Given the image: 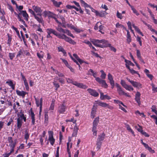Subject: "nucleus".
Returning <instances> with one entry per match:
<instances>
[{"label":"nucleus","instance_id":"1","mask_svg":"<svg viewBox=\"0 0 157 157\" xmlns=\"http://www.w3.org/2000/svg\"><path fill=\"white\" fill-rule=\"evenodd\" d=\"M89 74H92L93 76L95 78L96 80L99 83L101 84L102 86L105 88H106L108 87V85L104 80L101 79L99 77H96L97 75V73L95 72H94L92 69H90L89 71Z\"/></svg>","mask_w":157,"mask_h":157},{"label":"nucleus","instance_id":"2","mask_svg":"<svg viewBox=\"0 0 157 157\" xmlns=\"http://www.w3.org/2000/svg\"><path fill=\"white\" fill-rule=\"evenodd\" d=\"M73 56L75 58L76 60H77V61L78 62V64H77L79 68H82L80 65L84 66L86 64H88V63L80 59L76 54H74Z\"/></svg>","mask_w":157,"mask_h":157},{"label":"nucleus","instance_id":"3","mask_svg":"<svg viewBox=\"0 0 157 157\" xmlns=\"http://www.w3.org/2000/svg\"><path fill=\"white\" fill-rule=\"evenodd\" d=\"M59 38L64 39L66 42H69V43L72 44H75L76 43L71 38L63 34H61Z\"/></svg>","mask_w":157,"mask_h":157},{"label":"nucleus","instance_id":"4","mask_svg":"<svg viewBox=\"0 0 157 157\" xmlns=\"http://www.w3.org/2000/svg\"><path fill=\"white\" fill-rule=\"evenodd\" d=\"M115 86L117 88V91L120 95H124L126 97H130V96L127 93H125L122 90L121 86L117 83H115Z\"/></svg>","mask_w":157,"mask_h":157},{"label":"nucleus","instance_id":"5","mask_svg":"<svg viewBox=\"0 0 157 157\" xmlns=\"http://www.w3.org/2000/svg\"><path fill=\"white\" fill-rule=\"evenodd\" d=\"M48 140L52 145L53 146L55 142V139L53 137V131H50L48 132Z\"/></svg>","mask_w":157,"mask_h":157},{"label":"nucleus","instance_id":"6","mask_svg":"<svg viewBox=\"0 0 157 157\" xmlns=\"http://www.w3.org/2000/svg\"><path fill=\"white\" fill-rule=\"evenodd\" d=\"M46 30L47 32H48L50 34L51 33H52L58 37V38H59L61 34L57 32L55 30H54L52 29H46Z\"/></svg>","mask_w":157,"mask_h":157},{"label":"nucleus","instance_id":"7","mask_svg":"<svg viewBox=\"0 0 157 157\" xmlns=\"http://www.w3.org/2000/svg\"><path fill=\"white\" fill-rule=\"evenodd\" d=\"M87 91L90 95L95 97H96L99 95L98 93L95 90L91 88L88 89Z\"/></svg>","mask_w":157,"mask_h":157},{"label":"nucleus","instance_id":"8","mask_svg":"<svg viewBox=\"0 0 157 157\" xmlns=\"http://www.w3.org/2000/svg\"><path fill=\"white\" fill-rule=\"evenodd\" d=\"M98 104L99 105L104 108H107L110 109H113V107L110 105L109 104H107L105 103L100 101L98 103Z\"/></svg>","mask_w":157,"mask_h":157},{"label":"nucleus","instance_id":"9","mask_svg":"<svg viewBox=\"0 0 157 157\" xmlns=\"http://www.w3.org/2000/svg\"><path fill=\"white\" fill-rule=\"evenodd\" d=\"M30 115L32 119L31 125H34L35 124V115L32 110V109H30Z\"/></svg>","mask_w":157,"mask_h":157},{"label":"nucleus","instance_id":"10","mask_svg":"<svg viewBox=\"0 0 157 157\" xmlns=\"http://www.w3.org/2000/svg\"><path fill=\"white\" fill-rule=\"evenodd\" d=\"M74 85L78 87L84 89H85L88 87V86L86 85L83 84L82 83L78 82H75V84H74Z\"/></svg>","mask_w":157,"mask_h":157},{"label":"nucleus","instance_id":"11","mask_svg":"<svg viewBox=\"0 0 157 157\" xmlns=\"http://www.w3.org/2000/svg\"><path fill=\"white\" fill-rule=\"evenodd\" d=\"M66 107L64 104H62L58 107V111L60 113H63L65 111Z\"/></svg>","mask_w":157,"mask_h":157},{"label":"nucleus","instance_id":"12","mask_svg":"<svg viewBox=\"0 0 157 157\" xmlns=\"http://www.w3.org/2000/svg\"><path fill=\"white\" fill-rule=\"evenodd\" d=\"M17 129H20L21 128L22 126V124L23 123L22 122V120H21V119H20L19 118H17Z\"/></svg>","mask_w":157,"mask_h":157},{"label":"nucleus","instance_id":"13","mask_svg":"<svg viewBox=\"0 0 157 157\" xmlns=\"http://www.w3.org/2000/svg\"><path fill=\"white\" fill-rule=\"evenodd\" d=\"M99 122V117H98L96 118L94 120L93 124V128L94 129L97 128L98 123Z\"/></svg>","mask_w":157,"mask_h":157},{"label":"nucleus","instance_id":"14","mask_svg":"<svg viewBox=\"0 0 157 157\" xmlns=\"http://www.w3.org/2000/svg\"><path fill=\"white\" fill-rule=\"evenodd\" d=\"M16 92L17 95L22 96L23 98H24L25 94L27 93L26 92L24 91H20L18 90H17Z\"/></svg>","mask_w":157,"mask_h":157},{"label":"nucleus","instance_id":"15","mask_svg":"<svg viewBox=\"0 0 157 157\" xmlns=\"http://www.w3.org/2000/svg\"><path fill=\"white\" fill-rule=\"evenodd\" d=\"M100 99L103 100L105 99H107L108 100H109L111 99V98L107 95H104L103 93L101 92H100Z\"/></svg>","mask_w":157,"mask_h":157},{"label":"nucleus","instance_id":"16","mask_svg":"<svg viewBox=\"0 0 157 157\" xmlns=\"http://www.w3.org/2000/svg\"><path fill=\"white\" fill-rule=\"evenodd\" d=\"M131 84L135 87L138 88H141L142 85L139 82L133 81Z\"/></svg>","mask_w":157,"mask_h":157},{"label":"nucleus","instance_id":"17","mask_svg":"<svg viewBox=\"0 0 157 157\" xmlns=\"http://www.w3.org/2000/svg\"><path fill=\"white\" fill-rule=\"evenodd\" d=\"M105 134L104 133H103L101 134L98 136L97 140L102 142L105 139Z\"/></svg>","mask_w":157,"mask_h":157},{"label":"nucleus","instance_id":"18","mask_svg":"<svg viewBox=\"0 0 157 157\" xmlns=\"http://www.w3.org/2000/svg\"><path fill=\"white\" fill-rule=\"evenodd\" d=\"M103 40H93L91 42L95 46L97 47L98 45V44H100L102 43L101 41H103Z\"/></svg>","mask_w":157,"mask_h":157},{"label":"nucleus","instance_id":"19","mask_svg":"<svg viewBox=\"0 0 157 157\" xmlns=\"http://www.w3.org/2000/svg\"><path fill=\"white\" fill-rule=\"evenodd\" d=\"M125 61L126 63L125 65L126 67L128 69H130L129 66H134V64L130 61L125 59Z\"/></svg>","mask_w":157,"mask_h":157},{"label":"nucleus","instance_id":"20","mask_svg":"<svg viewBox=\"0 0 157 157\" xmlns=\"http://www.w3.org/2000/svg\"><path fill=\"white\" fill-rule=\"evenodd\" d=\"M101 40H103V41H101L102 43H101L103 44V46H105L104 48H106L108 47H109L111 46V44L108 43V41L104 39Z\"/></svg>","mask_w":157,"mask_h":157},{"label":"nucleus","instance_id":"21","mask_svg":"<svg viewBox=\"0 0 157 157\" xmlns=\"http://www.w3.org/2000/svg\"><path fill=\"white\" fill-rule=\"evenodd\" d=\"M32 8L36 13H41L42 12V10H41V8L38 6H36L34 5L33 6Z\"/></svg>","mask_w":157,"mask_h":157},{"label":"nucleus","instance_id":"22","mask_svg":"<svg viewBox=\"0 0 157 157\" xmlns=\"http://www.w3.org/2000/svg\"><path fill=\"white\" fill-rule=\"evenodd\" d=\"M107 13L106 12V11H101L100 12H99L98 11V13H97V16H99L101 17H103L104 16H105L107 14Z\"/></svg>","mask_w":157,"mask_h":157},{"label":"nucleus","instance_id":"23","mask_svg":"<svg viewBox=\"0 0 157 157\" xmlns=\"http://www.w3.org/2000/svg\"><path fill=\"white\" fill-rule=\"evenodd\" d=\"M23 16L25 17V19L27 21L28 20L29 17L28 14L26 13L25 10L21 11Z\"/></svg>","mask_w":157,"mask_h":157},{"label":"nucleus","instance_id":"24","mask_svg":"<svg viewBox=\"0 0 157 157\" xmlns=\"http://www.w3.org/2000/svg\"><path fill=\"white\" fill-rule=\"evenodd\" d=\"M144 72L145 73L147 76L150 79V80H152L153 76L152 75L149 74V72L148 70L147 69H145Z\"/></svg>","mask_w":157,"mask_h":157},{"label":"nucleus","instance_id":"25","mask_svg":"<svg viewBox=\"0 0 157 157\" xmlns=\"http://www.w3.org/2000/svg\"><path fill=\"white\" fill-rule=\"evenodd\" d=\"M16 141L17 140L15 139L14 140V142L13 143V144H9V146H10L11 148L10 151V152L11 153L14 151V148L16 146Z\"/></svg>","mask_w":157,"mask_h":157},{"label":"nucleus","instance_id":"26","mask_svg":"<svg viewBox=\"0 0 157 157\" xmlns=\"http://www.w3.org/2000/svg\"><path fill=\"white\" fill-rule=\"evenodd\" d=\"M55 100L54 99H53L52 101L51 105L49 108V110H53L54 109L55 106Z\"/></svg>","mask_w":157,"mask_h":157},{"label":"nucleus","instance_id":"27","mask_svg":"<svg viewBox=\"0 0 157 157\" xmlns=\"http://www.w3.org/2000/svg\"><path fill=\"white\" fill-rule=\"evenodd\" d=\"M6 83H8L9 86H10L14 90L15 89V85L13 84L12 81L11 80L7 81Z\"/></svg>","mask_w":157,"mask_h":157},{"label":"nucleus","instance_id":"28","mask_svg":"<svg viewBox=\"0 0 157 157\" xmlns=\"http://www.w3.org/2000/svg\"><path fill=\"white\" fill-rule=\"evenodd\" d=\"M25 134L24 135V138L26 140H28L29 137V130L26 129L25 131Z\"/></svg>","mask_w":157,"mask_h":157},{"label":"nucleus","instance_id":"29","mask_svg":"<svg viewBox=\"0 0 157 157\" xmlns=\"http://www.w3.org/2000/svg\"><path fill=\"white\" fill-rule=\"evenodd\" d=\"M58 49L59 52H63V54L65 56L67 54V53L65 51V50H64V48H63V47L61 46H60L58 47Z\"/></svg>","mask_w":157,"mask_h":157},{"label":"nucleus","instance_id":"30","mask_svg":"<svg viewBox=\"0 0 157 157\" xmlns=\"http://www.w3.org/2000/svg\"><path fill=\"white\" fill-rule=\"evenodd\" d=\"M53 70L55 71V73L56 74L58 75L59 77H64V75L63 74L58 71L56 69H53Z\"/></svg>","mask_w":157,"mask_h":157},{"label":"nucleus","instance_id":"31","mask_svg":"<svg viewBox=\"0 0 157 157\" xmlns=\"http://www.w3.org/2000/svg\"><path fill=\"white\" fill-rule=\"evenodd\" d=\"M21 111L22 110H21V111L20 113L19 114H17V116L18 117L17 118H19L20 119H21V120H22V119L25 117L26 116V115H25L23 114V113H22Z\"/></svg>","mask_w":157,"mask_h":157},{"label":"nucleus","instance_id":"32","mask_svg":"<svg viewBox=\"0 0 157 157\" xmlns=\"http://www.w3.org/2000/svg\"><path fill=\"white\" fill-rule=\"evenodd\" d=\"M102 143V142H100V141H99L97 140L96 148L97 149L98 151L101 148Z\"/></svg>","mask_w":157,"mask_h":157},{"label":"nucleus","instance_id":"33","mask_svg":"<svg viewBox=\"0 0 157 157\" xmlns=\"http://www.w3.org/2000/svg\"><path fill=\"white\" fill-rule=\"evenodd\" d=\"M34 17L39 23L43 24L44 23L42 17L40 18L36 16V15Z\"/></svg>","mask_w":157,"mask_h":157},{"label":"nucleus","instance_id":"34","mask_svg":"<svg viewBox=\"0 0 157 157\" xmlns=\"http://www.w3.org/2000/svg\"><path fill=\"white\" fill-rule=\"evenodd\" d=\"M56 29L57 30H58L60 32H62L64 33H65V30H64L63 29H62L59 25L57 27Z\"/></svg>","mask_w":157,"mask_h":157},{"label":"nucleus","instance_id":"35","mask_svg":"<svg viewBox=\"0 0 157 157\" xmlns=\"http://www.w3.org/2000/svg\"><path fill=\"white\" fill-rule=\"evenodd\" d=\"M67 25L68 27L70 28L71 29H74L75 31H77V29L72 24H67Z\"/></svg>","mask_w":157,"mask_h":157},{"label":"nucleus","instance_id":"36","mask_svg":"<svg viewBox=\"0 0 157 157\" xmlns=\"http://www.w3.org/2000/svg\"><path fill=\"white\" fill-rule=\"evenodd\" d=\"M65 33L67 34V35L73 38H74L75 36L73 35L70 32V31L68 29H66Z\"/></svg>","mask_w":157,"mask_h":157},{"label":"nucleus","instance_id":"37","mask_svg":"<svg viewBox=\"0 0 157 157\" xmlns=\"http://www.w3.org/2000/svg\"><path fill=\"white\" fill-rule=\"evenodd\" d=\"M62 59L63 63L69 69H72L71 67V66L68 64L66 60L63 59Z\"/></svg>","mask_w":157,"mask_h":157},{"label":"nucleus","instance_id":"38","mask_svg":"<svg viewBox=\"0 0 157 157\" xmlns=\"http://www.w3.org/2000/svg\"><path fill=\"white\" fill-rule=\"evenodd\" d=\"M53 85L56 87V90H57L60 87L58 83L55 80L53 82Z\"/></svg>","mask_w":157,"mask_h":157},{"label":"nucleus","instance_id":"39","mask_svg":"<svg viewBox=\"0 0 157 157\" xmlns=\"http://www.w3.org/2000/svg\"><path fill=\"white\" fill-rule=\"evenodd\" d=\"M69 145L70 144L69 143V142H68L67 143V153L68 154V156H71V152L70 151V150L69 148Z\"/></svg>","mask_w":157,"mask_h":157},{"label":"nucleus","instance_id":"40","mask_svg":"<svg viewBox=\"0 0 157 157\" xmlns=\"http://www.w3.org/2000/svg\"><path fill=\"white\" fill-rule=\"evenodd\" d=\"M127 129L128 131L129 132H130L132 134H134V132L130 128V126L128 124H127L126 126Z\"/></svg>","mask_w":157,"mask_h":157},{"label":"nucleus","instance_id":"41","mask_svg":"<svg viewBox=\"0 0 157 157\" xmlns=\"http://www.w3.org/2000/svg\"><path fill=\"white\" fill-rule=\"evenodd\" d=\"M61 19L62 21V27L63 28H66V26H65V25L66 24V22L65 21V18L63 17L61 18Z\"/></svg>","mask_w":157,"mask_h":157},{"label":"nucleus","instance_id":"42","mask_svg":"<svg viewBox=\"0 0 157 157\" xmlns=\"http://www.w3.org/2000/svg\"><path fill=\"white\" fill-rule=\"evenodd\" d=\"M48 120V117L47 112L45 113L44 114V122L47 123Z\"/></svg>","mask_w":157,"mask_h":157},{"label":"nucleus","instance_id":"43","mask_svg":"<svg viewBox=\"0 0 157 157\" xmlns=\"http://www.w3.org/2000/svg\"><path fill=\"white\" fill-rule=\"evenodd\" d=\"M125 89L128 91H133V88L131 86L128 85L126 87H125Z\"/></svg>","mask_w":157,"mask_h":157},{"label":"nucleus","instance_id":"44","mask_svg":"<svg viewBox=\"0 0 157 157\" xmlns=\"http://www.w3.org/2000/svg\"><path fill=\"white\" fill-rule=\"evenodd\" d=\"M67 82L68 83H71L74 85L76 81H74L72 79H71L69 78H66Z\"/></svg>","mask_w":157,"mask_h":157},{"label":"nucleus","instance_id":"45","mask_svg":"<svg viewBox=\"0 0 157 157\" xmlns=\"http://www.w3.org/2000/svg\"><path fill=\"white\" fill-rule=\"evenodd\" d=\"M135 100L138 103V105H140L141 104L140 101V97H135Z\"/></svg>","mask_w":157,"mask_h":157},{"label":"nucleus","instance_id":"46","mask_svg":"<svg viewBox=\"0 0 157 157\" xmlns=\"http://www.w3.org/2000/svg\"><path fill=\"white\" fill-rule=\"evenodd\" d=\"M130 72L132 73V74L133 75L135 74H137L140 77V74L138 73V72L134 70L133 69H129Z\"/></svg>","mask_w":157,"mask_h":157},{"label":"nucleus","instance_id":"47","mask_svg":"<svg viewBox=\"0 0 157 157\" xmlns=\"http://www.w3.org/2000/svg\"><path fill=\"white\" fill-rule=\"evenodd\" d=\"M8 140L9 143H10V144H13V143L14 142V140L13 142L12 137H8Z\"/></svg>","mask_w":157,"mask_h":157},{"label":"nucleus","instance_id":"48","mask_svg":"<svg viewBox=\"0 0 157 157\" xmlns=\"http://www.w3.org/2000/svg\"><path fill=\"white\" fill-rule=\"evenodd\" d=\"M96 111L92 109L91 112V116L92 118H94L95 116V114L96 113Z\"/></svg>","mask_w":157,"mask_h":157},{"label":"nucleus","instance_id":"49","mask_svg":"<svg viewBox=\"0 0 157 157\" xmlns=\"http://www.w3.org/2000/svg\"><path fill=\"white\" fill-rule=\"evenodd\" d=\"M8 39L7 40V44H8L10 46L11 44V42L12 40V38L11 36H10L9 34H8Z\"/></svg>","mask_w":157,"mask_h":157},{"label":"nucleus","instance_id":"50","mask_svg":"<svg viewBox=\"0 0 157 157\" xmlns=\"http://www.w3.org/2000/svg\"><path fill=\"white\" fill-rule=\"evenodd\" d=\"M100 72L101 73V78L102 79H105L106 77L105 74L102 70H101Z\"/></svg>","mask_w":157,"mask_h":157},{"label":"nucleus","instance_id":"51","mask_svg":"<svg viewBox=\"0 0 157 157\" xmlns=\"http://www.w3.org/2000/svg\"><path fill=\"white\" fill-rule=\"evenodd\" d=\"M121 83L122 86L125 88V87H126L127 86V84L126 83L125 81L124 80H121Z\"/></svg>","mask_w":157,"mask_h":157},{"label":"nucleus","instance_id":"52","mask_svg":"<svg viewBox=\"0 0 157 157\" xmlns=\"http://www.w3.org/2000/svg\"><path fill=\"white\" fill-rule=\"evenodd\" d=\"M132 26L134 28L135 31L138 33L140 31L139 29L137 26H135L134 24H133Z\"/></svg>","mask_w":157,"mask_h":157},{"label":"nucleus","instance_id":"53","mask_svg":"<svg viewBox=\"0 0 157 157\" xmlns=\"http://www.w3.org/2000/svg\"><path fill=\"white\" fill-rule=\"evenodd\" d=\"M9 57L11 60H12L15 57V54L14 53H9Z\"/></svg>","mask_w":157,"mask_h":157},{"label":"nucleus","instance_id":"54","mask_svg":"<svg viewBox=\"0 0 157 157\" xmlns=\"http://www.w3.org/2000/svg\"><path fill=\"white\" fill-rule=\"evenodd\" d=\"M53 2V5L56 7H59V6L58 5V2L55 0H51Z\"/></svg>","mask_w":157,"mask_h":157},{"label":"nucleus","instance_id":"55","mask_svg":"<svg viewBox=\"0 0 157 157\" xmlns=\"http://www.w3.org/2000/svg\"><path fill=\"white\" fill-rule=\"evenodd\" d=\"M49 13H51V12L49 11H45L43 12L44 16L45 17H46Z\"/></svg>","mask_w":157,"mask_h":157},{"label":"nucleus","instance_id":"56","mask_svg":"<svg viewBox=\"0 0 157 157\" xmlns=\"http://www.w3.org/2000/svg\"><path fill=\"white\" fill-rule=\"evenodd\" d=\"M136 40L137 41L139 42L140 45V46H141L142 45V41L141 40L140 37L139 36H137Z\"/></svg>","mask_w":157,"mask_h":157},{"label":"nucleus","instance_id":"57","mask_svg":"<svg viewBox=\"0 0 157 157\" xmlns=\"http://www.w3.org/2000/svg\"><path fill=\"white\" fill-rule=\"evenodd\" d=\"M117 16L118 18H119L120 19H121L122 18L121 14L119 13L118 11H117Z\"/></svg>","mask_w":157,"mask_h":157},{"label":"nucleus","instance_id":"58","mask_svg":"<svg viewBox=\"0 0 157 157\" xmlns=\"http://www.w3.org/2000/svg\"><path fill=\"white\" fill-rule=\"evenodd\" d=\"M91 52L94 54V55L96 57H99L100 58H101V56H99V55L97 53H95L93 51H91Z\"/></svg>","mask_w":157,"mask_h":157},{"label":"nucleus","instance_id":"59","mask_svg":"<svg viewBox=\"0 0 157 157\" xmlns=\"http://www.w3.org/2000/svg\"><path fill=\"white\" fill-rule=\"evenodd\" d=\"M28 11L29 12V13H30L31 14H32L33 15L34 17H35L36 15V14L30 8L29 9Z\"/></svg>","mask_w":157,"mask_h":157},{"label":"nucleus","instance_id":"60","mask_svg":"<svg viewBox=\"0 0 157 157\" xmlns=\"http://www.w3.org/2000/svg\"><path fill=\"white\" fill-rule=\"evenodd\" d=\"M24 85L25 86V88H26V90H29V88L28 84L27 81L24 82Z\"/></svg>","mask_w":157,"mask_h":157},{"label":"nucleus","instance_id":"61","mask_svg":"<svg viewBox=\"0 0 157 157\" xmlns=\"http://www.w3.org/2000/svg\"><path fill=\"white\" fill-rule=\"evenodd\" d=\"M97 128H95L94 129L93 128H92V131L93 132V134L96 136H97V131L96 130Z\"/></svg>","mask_w":157,"mask_h":157},{"label":"nucleus","instance_id":"62","mask_svg":"<svg viewBox=\"0 0 157 157\" xmlns=\"http://www.w3.org/2000/svg\"><path fill=\"white\" fill-rule=\"evenodd\" d=\"M8 9H9L12 12H14L13 9L12 7V6L9 4H8Z\"/></svg>","mask_w":157,"mask_h":157},{"label":"nucleus","instance_id":"63","mask_svg":"<svg viewBox=\"0 0 157 157\" xmlns=\"http://www.w3.org/2000/svg\"><path fill=\"white\" fill-rule=\"evenodd\" d=\"M116 26L117 28H124V26L123 25L120 24L119 23H117L116 24Z\"/></svg>","mask_w":157,"mask_h":157},{"label":"nucleus","instance_id":"64","mask_svg":"<svg viewBox=\"0 0 157 157\" xmlns=\"http://www.w3.org/2000/svg\"><path fill=\"white\" fill-rule=\"evenodd\" d=\"M142 133L141 134L144 136L145 137H149V135H148L146 132L144 131H142Z\"/></svg>","mask_w":157,"mask_h":157}]
</instances>
